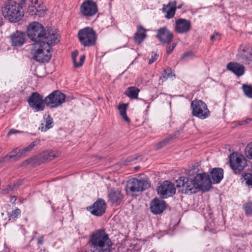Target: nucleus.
<instances>
[{"mask_svg": "<svg viewBox=\"0 0 252 252\" xmlns=\"http://www.w3.org/2000/svg\"><path fill=\"white\" fill-rule=\"evenodd\" d=\"M91 252H110L112 242L104 229L94 231L89 238Z\"/></svg>", "mask_w": 252, "mask_h": 252, "instance_id": "nucleus-1", "label": "nucleus"}, {"mask_svg": "<svg viewBox=\"0 0 252 252\" xmlns=\"http://www.w3.org/2000/svg\"><path fill=\"white\" fill-rule=\"evenodd\" d=\"M52 40L43 41L39 43H34L31 50L32 59L39 63L49 62L52 57L50 53L51 46L60 41L59 35H52Z\"/></svg>", "mask_w": 252, "mask_h": 252, "instance_id": "nucleus-2", "label": "nucleus"}, {"mask_svg": "<svg viewBox=\"0 0 252 252\" xmlns=\"http://www.w3.org/2000/svg\"><path fill=\"white\" fill-rule=\"evenodd\" d=\"M27 36L34 43L52 40V35H57L46 30L44 26L37 22H32L27 28Z\"/></svg>", "mask_w": 252, "mask_h": 252, "instance_id": "nucleus-3", "label": "nucleus"}, {"mask_svg": "<svg viewBox=\"0 0 252 252\" xmlns=\"http://www.w3.org/2000/svg\"><path fill=\"white\" fill-rule=\"evenodd\" d=\"M22 6L19 3L9 0L4 3L1 11L4 18L11 22L16 23L21 20L24 16Z\"/></svg>", "mask_w": 252, "mask_h": 252, "instance_id": "nucleus-4", "label": "nucleus"}, {"mask_svg": "<svg viewBox=\"0 0 252 252\" xmlns=\"http://www.w3.org/2000/svg\"><path fill=\"white\" fill-rule=\"evenodd\" d=\"M150 187V183L147 177L142 178H132L127 182L126 191L127 194L132 196L142 192Z\"/></svg>", "mask_w": 252, "mask_h": 252, "instance_id": "nucleus-5", "label": "nucleus"}, {"mask_svg": "<svg viewBox=\"0 0 252 252\" xmlns=\"http://www.w3.org/2000/svg\"><path fill=\"white\" fill-rule=\"evenodd\" d=\"M177 188L180 189L182 193H194L198 191L197 184H196L195 179L188 177L182 176L176 180Z\"/></svg>", "mask_w": 252, "mask_h": 252, "instance_id": "nucleus-6", "label": "nucleus"}, {"mask_svg": "<svg viewBox=\"0 0 252 252\" xmlns=\"http://www.w3.org/2000/svg\"><path fill=\"white\" fill-rule=\"evenodd\" d=\"M79 40L84 47H90L95 44L96 40L95 32L90 27H86L79 31Z\"/></svg>", "mask_w": 252, "mask_h": 252, "instance_id": "nucleus-7", "label": "nucleus"}, {"mask_svg": "<svg viewBox=\"0 0 252 252\" xmlns=\"http://www.w3.org/2000/svg\"><path fill=\"white\" fill-rule=\"evenodd\" d=\"M192 114L199 119L203 120L210 116V111L207 105L201 100H194L191 103Z\"/></svg>", "mask_w": 252, "mask_h": 252, "instance_id": "nucleus-8", "label": "nucleus"}, {"mask_svg": "<svg viewBox=\"0 0 252 252\" xmlns=\"http://www.w3.org/2000/svg\"><path fill=\"white\" fill-rule=\"evenodd\" d=\"M65 95L60 91H53L45 98V104L51 108L61 106L65 101Z\"/></svg>", "mask_w": 252, "mask_h": 252, "instance_id": "nucleus-9", "label": "nucleus"}, {"mask_svg": "<svg viewBox=\"0 0 252 252\" xmlns=\"http://www.w3.org/2000/svg\"><path fill=\"white\" fill-rule=\"evenodd\" d=\"M27 101L29 107L34 112L43 111L46 105L43 96L37 92L32 93Z\"/></svg>", "mask_w": 252, "mask_h": 252, "instance_id": "nucleus-10", "label": "nucleus"}, {"mask_svg": "<svg viewBox=\"0 0 252 252\" xmlns=\"http://www.w3.org/2000/svg\"><path fill=\"white\" fill-rule=\"evenodd\" d=\"M229 158L230 166L235 174L242 171L247 165L246 158L242 155L232 153Z\"/></svg>", "mask_w": 252, "mask_h": 252, "instance_id": "nucleus-11", "label": "nucleus"}, {"mask_svg": "<svg viewBox=\"0 0 252 252\" xmlns=\"http://www.w3.org/2000/svg\"><path fill=\"white\" fill-rule=\"evenodd\" d=\"M236 57L238 61L252 67V49L249 46H241Z\"/></svg>", "mask_w": 252, "mask_h": 252, "instance_id": "nucleus-12", "label": "nucleus"}, {"mask_svg": "<svg viewBox=\"0 0 252 252\" xmlns=\"http://www.w3.org/2000/svg\"><path fill=\"white\" fill-rule=\"evenodd\" d=\"M97 12V5L93 0H85L80 6V12L85 17H92Z\"/></svg>", "mask_w": 252, "mask_h": 252, "instance_id": "nucleus-13", "label": "nucleus"}, {"mask_svg": "<svg viewBox=\"0 0 252 252\" xmlns=\"http://www.w3.org/2000/svg\"><path fill=\"white\" fill-rule=\"evenodd\" d=\"M158 195L163 198L172 196L176 192L174 184L168 181H164L158 188Z\"/></svg>", "mask_w": 252, "mask_h": 252, "instance_id": "nucleus-14", "label": "nucleus"}, {"mask_svg": "<svg viewBox=\"0 0 252 252\" xmlns=\"http://www.w3.org/2000/svg\"><path fill=\"white\" fill-rule=\"evenodd\" d=\"M194 179L197 184L198 190L201 189L203 191L209 190L212 186V182L208 175L206 173L197 174Z\"/></svg>", "mask_w": 252, "mask_h": 252, "instance_id": "nucleus-15", "label": "nucleus"}, {"mask_svg": "<svg viewBox=\"0 0 252 252\" xmlns=\"http://www.w3.org/2000/svg\"><path fill=\"white\" fill-rule=\"evenodd\" d=\"M106 204L103 199L98 198L89 210L94 215L101 216L105 212Z\"/></svg>", "mask_w": 252, "mask_h": 252, "instance_id": "nucleus-16", "label": "nucleus"}, {"mask_svg": "<svg viewBox=\"0 0 252 252\" xmlns=\"http://www.w3.org/2000/svg\"><path fill=\"white\" fill-rule=\"evenodd\" d=\"M157 38L163 43H170L172 40V33L165 27L160 28L157 31Z\"/></svg>", "mask_w": 252, "mask_h": 252, "instance_id": "nucleus-17", "label": "nucleus"}, {"mask_svg": "<svg viewBox=\"0 0 252 252\" xmlns=\"http://www.w3.org/2000/svg\"><path fill=\"white\" fill-rule=\"evenodd\" d=\"M108 201L113 205H119L123 199V195L119 189H111L108 192Z\"/></svg>", "mask_w": 252, "mask_h": 252, "instance_id": "nucleus-18", "label": "nucleus"}, {"mask_svg": "<svg viewBox=\"0 0 252 252\" xmlns=\"http://www.w3.org/2000/svg\"><path fill=\"white\" fill-rule=\"evenodd\" d=\"M191 28V23L189 20L185 19H179L175 22V30L179 33L188 32Z\"/></svg>", "mask_w": 252, "mask_h": 252, "instance_id": "nucleus-19", "label": "nucleus"}, {"mask_svg": "<svg viewBox=\"0 0 252 252\" xmlns=\"http://www.w3.org/2000/svg\"><path fill=\"white\" fill-rule=\"evenodd\" d=\"M26 35L23 32L16 31L10 35V41L12 46L20 47L25 42Z\"/></svg>", "mask_w": 252, "mask_h": 252, "instance_id": "nucleus-20", "label": "nucleus"}, {"mask_svg": "<svg viewBox=\"0 0 252 252\" xmlns=\"http://www.w3.org/2000/svg\"><path fill=\"white\" fill-rule=\"evenodd\" d=\"M150 209L154 214H160L165 209V202L162 199L156 198L151 201Z\"/></svg>", "mask_w": 252, "mask_h": 252, "instance_id": "nucleus-21", "label": "nucleus"}, {"mask_svg": "<svg viewBox=\"0 0 252 252\" xmlns=\"http://www.w3.org/2000/svg\"><path fill=\"white\" fill-rule=\"evenodd\" d=\"M176 2L175 1H170L167 4H163L162 11L165 13V17L168 19L173 18L175 14Z\"/></svg>", "mask_w": 252, "mask_h": 252, "instance_id": "nucleus-22", "label": "nucleus"}, {"mask_svg": "<svg viewBox=\"0 0 252 252\" xmlns=\"http://www.w3.org/2000/svg\"><path fill=\"white\" fill-rule=\"evenodd\" d=\"M226 68L238 77L243 75L245 73V67L243 64L236 62L228 63Z\"/></svg>", "mask_w": 252, "mask_h": 252, "instance_id": "nucleus-23", "label": "nucleus"}, {"mask_svg": "<svg viewBox=\"0 0 252 252\" xmlns=\"http://www.w3.org/2000/svg\"><path fill=\"white\" fill-rule=\"evenodd\" d=\"M210 174L212 183L218 184L223 177V170L221 168H215L210 172Z\"/></svg>", "mask_w": 252, "mask_h": 252, "instance_id": "nucleus-24", "label": "nucleus"}, {"mask_svg": "<svg viewBox=\"0 0 252 252\" xmlns=\"http://www.w3.org/2000/svg\"><path fill=\"white\" fill-rule=\"evenodd\" d=\"M146 30L143 26H140L137 28V30L134 34V41L137 44H140L146 37Z\"/></svg>", "mask_w": 252, "mask_h": 252, "instance_id": "nucleus-25", "label": "nucleus"}, {"mask_svg": "<svg viewBox=\"0 0 252 252\" xmlns=\"http://www.w3.org/2000/svg\"><path fill=\"white\" fill-rule=\"evenodd\" d=\"M22 155H21L20 149L16 148L12 151L7 154L4 157H3L2 161H5L6 160H10L11 159L16 161L17 160L18 158Z\"/></svg>", "mask_w": 252, "mask_h": 252, "instance_id": "nucleus-26", "label": "nucleus"}, {"mask_svg": "<svg viewBox=\"0 0 252 252\" xmlns=\"http://www.w3.org/2000/svg\"><path fill=\"white\" fill-rule=\"evenodd\" d=\"M44 119L46 123L45 125L44 126L43 123H41L39 129H41L42 131L45 132L53 127V118L49 115H48L46 117H44Z\"/></svg>", "mask_w": 252, "mask_h": 252, "instance_id": "nucleus-27", "label": "nucleus"}, {"mask_svg": "<svg viewBox=\"0 0 252 252\" xmlns=\"http://www.w3.org/2000/svg\"><path fill=\"white\" fill-rule=\"evenodd\" d=\"M139 90L135 87H128L125 92L124 94L129 97L134 99L137 98Z\"/></svg>", "mask_w": 252, "mask_h": 252, "instance_id": "nucleus-28", "label": "nucleus"}, {"mask_svg": "<svg viewBox=\"0 0 252 252\" xmlns=\"http://www.w3.org/2000/svg\"><path fill=\"white\" fill-rule=\"evenodd\" d=\"M180 132L178 131L176 132L173 135H170L168 137L163 139L156 145L157 149H160L165 145H166L169 142L173 139L176 138V137L180 134Z\"/></svg>", "mask_w": 252, "mask_h": 252, "instance_id": "nucleus-29", "label": "nucleus"}, {"mask_svg": "<svg viewBox=\"0 0 252 252\" xmlns=\"http://www.w3.org/2000/svg\"><path fill=\"white\" fill-rule=\"evenodd\" d=\"M78 54L79 52L78 51L76 50L73 52L72 53V59L74 63V66L75 67H79L82 66L85 59V56L84 55H82L80 58V62L79 63H77L76 62V59L78 56Z\"/></svg>", "mask_w": 252, "mask_h": 252, "instance_id": "nucleus-30", "label": "nucleus"}, {"mask_svg": "<svg viewBox=\"0 0 252 252\" xmlns=\"http://www.w3.org/2000/svg\"><path fill=\"white\" fill-rule=\"evenodd\" d=\"M127 107V104L123 103L119 105L118 110L120 112L121 116L125 120V121H126V122L129 123L130 119L127 117L126 113Z\"/></svg>", "mask_w": 252, "mask_h": 252, "instance_id": "nucleus-31", "label": "nucleus"}, {"mask_svg": "<svg viewBox=\"0 0 252 252\" xmlns=\"http://www.w3.org/2000/svg\"><path fill=\"white\" fill-rule=\"evenodd\" d=\"M39 139H36L32 142L28 146L25 147L23 149H20L21 155H24L27 152H29L32 151L36 146L40 143Z\"/></svg>", "mask_w": 252, "mask_h": 252, "instance_id": "nucleus-32", "label": "nucleus"}, {"mask_svg": "<svg viewBox=\"0 0 252 252\" xmlns=\"http://www.w3.org/2000/svg\"><path fill=\"white\" fill-rule=\"evenodd\" d=\"M22 185V181H18L12 185L7 186L5 189L2 190L3 194H8L10 192L13 191L17 189V188Z\"/></svg>", "mask_w": 252, "mask_h": 252, "instance_id": "nucleus-33", "label": "nucleus"}, {"mask_svg": "<svg viewBox=\"0 0 252 252\" xmlns=\"http://www.w3.org/2000/svg\"><path fill=\"white\" fill-rule=\"evenodd\" d=\"M243 91L245 94L249 98H252V86L246 84L243 85Z\"/></svg>", "mask_w": 252, "mask_h": 252, "instance_id": "nucleus-34", "label": "nucleus"}, {"mask_svg": "<svg viewBox=\"0 0 252 252\" xmlns=\"http://www.w3.org/2000/svg\"><path fill=\"white\" fill-rule=\"evenodd\" d=\"M243 209L247 215H252V202L246 203L243 205Z\"/></svg>", "mask_w": 252, "mask_h": 252, "instance_id": "nucleus-35", "label": "nucleus"}, {"mask_svg": "<svg viewBox=\"0 0 252 252\" xmlns=\"http://www.w3.org/2000/svg\"><path fill=\"white\" fill-rule=\"evenodd\" d=\"M172 76V71L171 68L170 67L167 68L166 69L164 70L163 73L162 74V76L160 77V79H162V81H165L168 78Z\"/></svg>", "mask_w": 252, "mask_h": 252, "instance_id": "nucleus-36", "label": "nucleus"}, {"mask_svg": "<svg viewBox=\"0 0 252 252\" xmlns=\"http://www.w3.org/2000/svg\"><path fill=\"white\" fill-rule=\"evenodd\" d=\"M51 155L50 151H45L41 153L40 156L42 158V161L44 162L48 160H53L52 157H50Z\"/></svg>", "mask_w": 252, "mask_h": 252, "instance_id": "nucleus-37", "label": "nucleus"}, {"mask_svg": "<svg viewBox=\"0 0 252 252\" xmlns=\"http://www.w3.org/2000/svg\"><path fill=\"white\" fill-rule=\"evenodd\" d=\"M245 154L248 158L252 159V142H251L246 146Z\"/></svg>", "mask_w": 252, "mask_h": 252, "instance_id": "nucleus-38", "label": "nucleus"}, {"mask_svg": "<svg viewBox=\"0 0 252 252\" xmlns=\"http://www.w3.org/2000/svg\"><path fill=\"white\" fill-rule=\"evenodd\" d=\"M244 178L248 186L252 188V174L251 173H246L244 176Z\"/></svg>", "mask_w": 252, "mask_h": 252, "instance_id": "nucleus-39", "label": "nucleus"}, {"mask_svg": "<svg viewBox=\"0 0 252 252\" xmlns=\"http://www.w3.org/2000/svg\"><path fill=\"white\" fill-rule=\"evenodd\" d=\"M28 11L31 15H38L40 16V14L37 13V7L35 6H29Z\"/></svg>", "mask_w": 252, "mask_h": 252, "instance_id": "nucleus-40", "label": "nucleus"}, {"mask_svg": "<svg viewBox=\"0 0 252 252\" xmlns=\"http://www.w3.org/2000/svg\"><path fill=\"white\" fill-rule=\"evenodd\" d=\"M21 214V210L16 208L15 210L12 211L11 214L9 216V220H10V218H17L18 216Z\"/></svg>", "mask_w": 252, "mask_h": 252, "instance_id": "nucleus-41", "label": "nucleus"}, {"mask_svg": "<svg viewBox=\"0 0 252 252\" xmlns=\"http://www.w3.org/2000/svg\"><path fill=\"white\" fill-rule=\"evenodd\" d=\"M158 54L157 53H153L151 59H149L148 63L149 64H151L155 61H156L158 58Z\"/></svg>", "mask_w": 252, "mask_h": 252, "instance_id": "nucleus-42", "label": "nucleus"}, {"mask_svg": "<svg viewBox=\"0 0 252 252\" xmlns=\"http://www.w3.org/2000/svg\"><path fill=\"white\" fill-rule=\"evenodd\" d=\"M50 154H51L50 157H52L53 159L59 157L61 155V153L58 151H50Z\"/></svg>", "mask_w": 252, "mask_h": 252, "instance_id": "nucleus-43", "label": "nucleus"}, {"mask_svg": "<svg viewBox=\"0 0 252 252\" xmlns=\"http://www.w3.org/2000/svg\"><path fill=\"white\" fill-rule=\"evenodd\" d=\"M176 46V44L174 43L172 44V45L171 46H167L166 48L167 54L168 55L170 54L172 52V51L174 50V49L175 48Z\"/></svg>", "mask_w": 252, "mask_h": 252, "instance_id": "nucleus-44", "label": "nucleus"}, {"mask_svg": "<svg viewBox=\"0 0 252 252\" xmlns=\"http://www.w3.org/2000/svg\"><path fill=\"white\" fill-rule=\"evenodd\" d=\"M35 159V158L34 157L29 158L23 162V165H27L31 163H33Z\"/></svg>", "mask_w": 252, "mask_h": 252, "instance_id": "nucleus-45", "label": "nucleus"}, {"mask_svg": "<svg viewBox=\"0 0 252 252\" xmlns=\"http://www.w3.org/2000/svg\"><path fill=\"white\" fill-rule=\"evenodd\" d=\"M193 56V53L191 52H188L183 55L182 59H185Z\"/></svg>", "mask_w": 252, "mask_h": 252, "instance_id": "nucleus-46", "label": "nucleus"}, {"mask_svg": "<svg viewBox=\"0 0 252 252\" xmlns=\"http://www.w3.org/2000/svg\"><path fill=\"white\" fill-rule=\"evenodd\" d=\"M220 34L218 32H215L213 35H212L210 37V39L212 41H213L217 39L218 37H219Z\"/></svg>", "mask_w": 252, "mask_h": 252, "instance_id": "nucleus-47", "label": "nucleus"}, {"mask_svg": "<svg viewBox=\"0 0 252 252\" xmlns=\"http://www.w3.org/2000/svg\"><path fill=\"white\" fill-rule=\"evenodd\" d=\"M20 131H19L18 130H17L15 129H11L8 132V135H10L12 134H15V133H20Z\"/></svg>", "mask_w": 252, "mask_h": 252, "instance_id": "nucleus-48", "label": "nucleus"}, {"mask_svg": "<svg viewBox=\"0 0 252 252\" xmlns=\"http://www.w3.org/2000/svg\"><path fill=\"white\" fill-rule=\"evenodd\" d=\"M37 243L39 245H42L43 244V237H39L38 238Z\"/></svg>", "mask_w": 252, "mask_h": 252, "instance_id": "nucleus-49", "label": "nucleus"}, {"mask_svg": "<svg viewBox=\"0 0 252 252\" xmlns=\"http://www.w3.org/2000/svg\"><path fill=\"white\" fill-rule=\"evenodd\" d=\"M37 13L40 14V16L44 13V11L43 10L38 9L37 8Z\"/></svg>", "mask_w": 252, "mask_h": 252, "instance_id": "nucleus-50", "label": "nucleus"}, {"mask_svg": "<svg viewBox=\"0 0 252 252\" xmlns=\"http://www.w3.org/2000/svg\"><path fill=\"white\" fill-rule=\"evenodd\" d=\"M16 199H17L16 196H13L11 197V201H13V203H15V202L16 201Z\"/></svg>", "mask_w": 252, "mask_h": 252, "instance_id": "nucleus-51", "label": "nucleus"}, {"mask_svg": "<svg viewBox=\"0 0 252 252\" xmlns=\"http://www.w3.org/2000/svg\"><path fill=\"white\" fill-rule=\"evenodd\" d=\"M3 18L0 16V27L3 25Z\"/></svg>", "mask_w": 252, "mask_h": 252, "instance_id": "nucleus-52", "label": "nucleus"}, {"mask_svg": "<svg viewBox=\"0 0 252 252\" xmlns=\"http://www.w3.org/2000/svg\"><path fill=\"white\" fill-rule=\"evenodd\" d=\"M138 157H139L138 156H136V157H134V158H132L130 160H131V161H132V160H136V159H138Z\"/></svg>", "mask_w": 252, "mask_h": 252, "instance_id": "nucleus-53", "label": "nucleus"}, {"mask_svg": "<svg viewBox=\"0 0 252 252\" xmlns=\"http://www.w3.org/2000/svg\"><path fill=\"white\" fill-rule=\"evenodd\" d=\"M251 120L250 119H247L246 120H245V121H244V122H245V123H248L250 121H251Z\"/></svg>", "mask_w": 252, "mask_h": 252, "instance_id": "nucleus-54", "label": "nucleus"}, {"mask_svg": "<svg viewBox=\"0 0 252 252\" xmlns=\"http://www.w3.org/2000/svg\"><path fill=\"white\" fill-rule=\"evenodd\" d=\"M26 1V0H21V3H19L20 5L24 3Z\"/></svg>", "mask_w": 252, "mask_h": 252, "instance_id": "nucleus-55", "label": "nucleus"}, {"mask_svg": "<svg viewBox=\"0 0 252 252\" xmlns=\"http://www.w3.org/2000/svg\"><path fill=\"white\" fill-rule=\"evenodd\" d=\"M176 7L178 9H180V8H181L182 7V5L180 4V5H178V6H176Z\"/></svg>", "mask_w": 252, "mask_h": 252, "instance_id": "nucleus-56", "label": "nucleus"}, {"mask_svg": "<svg viewBox=\"0 0 252 252\" xmlns=\"http://www.w3.org/2000/svg\"><path fill=\"white\" fill-rule=\"evenodd\" d=\"M34 3H35V4H38V0H36L35 1V2H34Z\"/></svg>", "mask_w": 252, "mask_h": 252, "instance_id": "nucleus-57", "label": "nucleus"}, {"mask_svg": "<svg viewBox=\"0 0 252 252\" xmlns=\"http://www.w3.org/2000/svg\"><path fill=\"white\" fill-rule=\"evenodd\" d=\"M139 168V166H137L135 167V170H138Z\"/></svg>", "mask_w": 252, "mask_h": 252, "instance_id": "nucleus-58", "label": "nucleus"}, {"mask_svg": "<svg viewBox=\"0 0 252 252\" xmlns=\"http://www.w3.org/2000/svg\"><path fill=\"white\" fill-rule=\"evenodd\" d=\"M2 152V149L1 148H0V153H1Z\"/></svg>", "mask_w": 252, "mask_h": 252, "instance_id": "nucleus-59", "label": "nucleus"}, {"mask_svg": "<svg viewBox=\"0 0 252 252\" xmlns=\"http://www.w3.org/2000/svg\"><path fill=\"white\" fill-rule=\"evenodd\" d=\"M243 121H242V124L241 125H242V124L243 123Z\"/></svg>", "mask_w": 252, "mask_h": 252, "instance_id": "nucleus-60", "label": "nucleus"}, {"mask_svg": "<svg viewBox=\"0 0 252 252\" xmlns=\"http://www.w3.org/2000/svg\"><path fill=\"white\" fill-rule=\"evenodd\" d=\"M3 215H4V214H3V213H2V214H1V215H2V216H3Z\"/></svg>", "mask_w": 252, "mask_h": 252, "instance_id": "nucleus-61", "label": "nucleus"}]
</instances>
